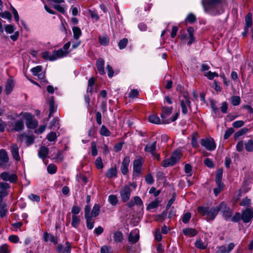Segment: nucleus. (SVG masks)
Segmentation results:
<instances>
[{"instance_id": "46", "label": "nucleus", "mask_w": 253, "mask_h": 253, "mask_svg": "<svg viewBox=\"0 0 253 253\" xmlns=\"http://www.w3.org/2000/svg\"><path fill=\"white\" fill-rule=\"evenodd\" d=\"M46 138L50 142L55 141L57 138V134L55 132H51L46 136Z\"/></svg>"}, {"instance_id": "11", "label": "nucleus", "mask_w": 253, "mask_h": 253, "mask_svg": "<svg viewBox=\"0 0 253 253\" xmlns=\"http://www.w3.org/2000/svg\"><path fill=\"white\" fill-rule=\"evenodd\" d=\"M219 211L223 213V215L226 220L229 219L232 215V210L227 206L224 203H221L219 205Z\"/></svg>"}, {"instance_id": "25", "label": "nucleus", "mask_w": 253, "mask_h": 253, "mask_svg": "<svg viewBox=\"0 0 253 253\" xmlns=\"http://www.w3.org/2000/svg\"><path fill=\"white\" fill-rule=\"evenodd\" d=\"M43 239L45 242H50L54 244H56L58 241L52 234L45 232L43 234Z\"/></svg>"}, {"instance_id": "26", "label": "nucleus", "mask_w": 253, "mask_h": 253, "mask_svg": "<svg viewBox=\"0 0 253 253\" xmlns=\"http://www.w3.org/2000/svg\"><path fill=\"white\" fill-rule=\"evenodd\" d=\"M149 121L153 124H161L162 123V121L159 117L155 114H152L148 117Z\"/></svg>"}, {"instance_id": "12", "label": "nucleus", "mask_w": 253, "mask_h": 253, "mask_svg": "<svg viewBox=\"0 0 253 253\" xmlns=\"http://www.w3.org/2000/svg\"><path fill=\"white\" fill-rule=\"evenodd\" d=\"M144 163V160L142 158L139 157L135 159L133 163V172L139 175L141 173V168Z\"/></svg>"}, {"instance_id": "37", "label": "nucleus", "mask_w": 253, "mask_h": 253, "mask_svg": "<svg viewBox=\"0 0 253 253\" xmlns=\"http://www.w3.org/2000/svg\"><path fill=\"white\" fill-rule=\"evenodd\" d=\"M204 76L206 77L209 80H212L214 77H218V74L214 72L208 71L204 73Z\"/></svg>"}, {"instance_id": "42", "label": "nucleus", "mask_w": 253, "mask_h": 253, "mask_svg": "<svg viewBox=\"0 0 253 253\" xmlns=\"http://www.w3.org/2000/svg\"><path fill=\"white\" fill-rule=\"evenodd\" d=\"M159 203L160 201H159L157 199L155 200V201L149 204V205L147 206V210H150L157 208L158 206Z\"/></svg>"}, {"instance_id": "52", "label": "nucleus", "mask_w": 253, "mask_h": 253, "mask_svg": "<svg viewBox=\"0 0 253 253\" xmlns=\"http://www.w3.org/2000/svg\"><path fill=\"white\" fill-rule=\"evenodd\" d=\"M95 166L98 169H101L103 168V165L101 157H97L95 162Z\"/></svg>"}, {"instance_id": "7", "label": "nucleus", "mask_w": 253, "mask_h": 253, "mask_svg": "<svg viewBox=\"0 0 253 253\" xmlns=\"http://www.w3.org/2000/svg\"><path fill=\"white\" fill-rule=\"evenodd\" d=\"M221 1L222 0H202V4L206 11L212 14L211 9L216 7Z\"/></svg>"}, {"instance_id": "21", "label": "nucleus", "mask_w": 253, "mask_h": 253, "mask_svg": "<svg viewBox=\"0 0 253 253\" xmlns=\"http://www.w3.org/2000/svg\"><path fill=\"white\" fill-rule=\"evenodd\" d=\"M14 86V82L13 80L10 78L7 79L5 86V91L6 94H10L12 91Z\"/></svg>"}, {"instance_id": "16", "label": "nucleus", "mask_w": 253, "mask_h": 253, "mask_svg": "<svg viewBox=\"0 0 253 253\" xmlns=\"http://www.w3.org/2000/svg\"><path fill=\"white\" fill-rule=\"evenodd\" d=\"M235 245L233 243H229L227 246L223 245L217 248L216 253H230L233 250Z\"/></svg>"}, {"instance_id": "27", "label": "nucleus", "mask_w": 253, "mask_h": 253, "mask_svg": "<svg viewBox=\"0 0 253 253\" xmlns=\"http://www.w3.org/2000/svg\"><path fill=\"white\" fill-rule=\"evenodd\" d=\"M183 233L187 236L194 237L197 234V232L193 228H185L183 230Z\"/></svg>"}, {"instance_id": "41", "label": "nucleus", "mask_w": 253, "mask_h": 253, "mask_svg": "<svg viewBox=\"0 0 253 253\" xmlns=\"http://www.w3.org/2000/svg\"><path fill=\"white\" fill-rule=\"evenodd\" d=\"M24 124L21 121H18L15 122L14 129L16 131H19L24 128Z\"/></svg>"}, {"instance_id": "53", "label": "nucleus", "mask_w": 253, "mask_h": 253, "mask_svg": "<svg viewBox=\"0 0 253 253\" xmlns=\"http://www.w3.org/2000/svg\"><path fill=\"white\" fill-rule=\"evenodd\" d=\"M0 253H10L8 249V246L6 244H3L0 246Z\"/></svg>"}, {"instance_id": "3", "label": "nucleus", "mask_w": 253, "mask_h": 253, "mask_svg": "<svg viewBox=\"0 0 253 253\" xmlns=\"http://www.w3.org/2000/svg\"><path fill=\"white\" fill-rule=\"evenodd\" d=\"M172 107H163L162 109L161 117L162 118V122L163 124H169L175 121L179 116L178 113H176L172 117L169 118L172 111Z\"/></svg>"}, {"instance_id": "13", "label": "nucleus", "mask_w": 253, "mask_h": 253, "mask_svg": "<svg viewBox=\"0 0 253 253\" xmlns=\"http://www.w3.org/2000/svg\"><path fill=\"white\" fill-rule=\"evenodd\" d=\"M126 205L129 208H132L135 206L140 209H143V202L141 199L138 196L134 197L127 203Z\"/></svg>"}, {"instance_id": "63", "label": "nucleus", "mask_w": 253, "mask_h": 253, "mask_svg": "<svg viewBox=\"0 0 253 253\" xmlns=\"http://www.w3.org/2000/svg\"><path fill=\"white\" fill-rule=\"evenodd\" d=\"M5 31L8 34H11L14 31V27L12 25H7L5 27Z\"/></svg>"}, {"instance_id": "15", "label": "nucleus", "mask_w": 253, "mask_h": 253, "mask_svg": "<svg viewBox=\"0 0 253 253\" xmlns=\"http://www.w3.org/2000/svg\"><path fill=\"white\" fill-rule=\"evenodd\" d=\"M1 179L4 181H8L10 182H15L16 181L17 177L14 173H10L7 172H3L0 174Z\"/></svg>"}, {"instance_id": "36", "label": "nucleus", "mask_w": 253, "mask_h": 253, "mask_svg": "<svg viewBox=\"0 0 253 253\" xmlns=\"http://www.w3.org/2000/svg\"><path fill=\"white\" fill-rule=\"evenodd\" d=\"M100 211V206L98 204H95L93 207L91 215L92 217H96L99 213Z\"/></svg>"}, {"instance_id": "4", "label": "nucleus", "mask_w": 253, "mask_h": 253, "mask_svg": "<svg viewBox=\"0 0 253 253\" xmlns=\"http://www.w3.org/2000/svg\"><path fill=\"white\" fill-rule=\"evenodd\" d=\"M21 118L26 121V124L27 127L29 128H34L37 126V122L34 119L33 116L27 112H22L19 115Z\"/></svg>"}, {"instance_id": "38", "label": "nucleus", "mask_w": 253, "mask_h": 253, "mask_svg": "<svg viewBox=\"0 0 253 253\" xmlns=\"http://www.w3.org/2000/svg\"><path fill=\"white\" fill-rule=\"evenodd\" d=\"M222 176V170L218 169L217 171L215 176V181L216 184H223L221 182Z\"/></svg>"}, {"instance_id": "50", "label": "nucleus", "mask_w": 253, "mask_h": 253, "mask_svg": "<svg viewBox=\"0 0 253 253\" xmlns=\"http://www.w3.org/2000/svg\"><path fill=\"white\" fill-rule=\"evenodd\" d=\"M240 102V98L239 96H234L231 98V103L234 106L238 105Z\"/></svg>"}, {"instance_id": "56", "label": "nucleus", "mask_w": 253, "mask_h": 253, "mask_svg": "<svg viewBox=\"0 0 253 253\" xmlns=\"http://www.w3.org/2000/svg\"><path fill=\"white\" fill-rule=\"evenodd\" d=\"M9 241L13 243H17L19 242V239L16 235H11L8 237Z\"/></svg>"}, {"instance_id": "45", "label": "nucleus", "mask_w": 253, "mask_h": 253, "mask_svg": "<svg viewBox=\"0 0 253 253\" xmlns=\"http://www.w3.org/2000/svg\"><path fill=\"white\" fill-rule=\"evenodd\" d=\"M155 240L159 242L162 239V236L159 229H156L154 233Z\"/></svg>"}, {"instance_id": "31", "label": "nucleus", "mask_w": 253, "mask_h": 253, "mask_svg": "<svg viewBox=\"0 0 253 253\" xmlns=\"http://www.w3.org/2000/svg\"><path fill=\"white\" fill-rule=\"evenodd\" d=\"M245 22H246V26L245 29L248 30V29L252 26V15L251 13H249L247 14V15L245 17Z\"/></svg>"}, {"instance_id": "10", "label": "nucleus", "mask_w": 253, "mask_h": 253, "mask_svg": "<svg viewBox=\"0 0 253 253\" xmlns=\"http://www.w3.org/2000/svg\"><path fill=\"white\" fill-rule=\"evenodd\" d=\"M120 196L123 202H126L129 199L131 195V190L128 185L123 186L120 190Z\"/></svg>"}, {"instance_id": "55", "label": "nucleus", "mask_w": 253, "mask_h": 253, "mask_svg": "<svg viewBox=\"0 0 253 253\" xmlns=\"http://www.w3.org/2000/svg\"><path fill=\"white\" fill-rule=\"evenodd\" d=\"M47 169L48 172L50 174H53V173H55L56 171V167L53 164H50L47 167Z\"/></svg>"}, {"instance_id": "34", "label": "nucleus", "mask_w": 253, "mask_h": 253, "mask_svg": "<svg viewBox=\"0 0 253 253\" xmlns=\"http://www.w3.org/2000/svg\"><path fill=\"white\" fill-rule=\"evenodd\" d=\"M245 149L247 152L253 151V140L249 139L245 144Z\"/></svg>"}, {"instance_id": "20", "label": "nucleus", "mask_w": 253, "mask_h": 253, "mask_svg": "<svg viewBox=\"0 0 253 253\" xmlns=\"http://www.w3.org/2000/svg\"><path fill=\"white\" fill-rule=\"evenodd\" d=\"M139 238V230L135 229L131 231L128 236V241L132 243H136Z\"/></svg>"}, {"instance_id": "1", "label": "nucleus", "mask_w": 253, "mask_h": 253, "mask_svg": "<svg viewBox=\"0 0 253 253\" xmlns=\"http://www.w3.org/2000/svg\"><path fill=\"white\" fill-rule=\"evenodd\" d=\"M219 211V205L211 208L202 207H199L198 208V212L202 215H207V219L208 220H213Z\"/></svg>"}, {"instance_id": "28", "label": "nucleus", "mask_w": 253, "mask_h": 253, "mask_svg": "<svg viewBox=\"0 0 253 253\" xmlns=\"http://www.w3.org/2000/svg\"><path fill=\"white\" fill-rule=\"evenodd\" d=\"M48 153V149L45 147L42 146L39 150L38 154L39 156L42 159H44L46 157Z\"/></svg>"}, {"instance_id": "5", "label": "nucleus", "mask_w": 253, "mask_h": 253, "mask_svg": "<svg viewBox=\"0 0 253 253\" xmlns=\"http://www.w3.org/2000/svg\"><path fill=\"white\" fill-rule=\"evenodd\" d=\"M21 118L26 121V124L27 127L29 128H34L37 126V122L34 119L33 116L27 112H22L19 115Z\"/></svg>"}, {"instance_id": "48", "label": "nucleus", "mask_w": 253, "mask_h": 253, "mask_svg": "<svg viewBox=\"0 0 253 253\" xmlns=\"http://www.w3.org/2000/svg\"><path fill=\"white\" fill-rule=\"evenodd\" d=\"M32 72L34 76H38L42 72V68L41 66H37L31 69Z\"/></svg>"}, {"instance_id": "60", "label": "nucleus", "mask_w": 253, "mask_h": 253, "mask_svg": "<svg viewBox=\"0 0 253 253\" xmlns=\"http://www.w3.org/2000/svg\"><path fill=\"white\" fill-rule=\"evenodd\" d=\"M0 16L3 18L7 19L9 20H11L12 17L10 13L6 11L0 13Z\"/></svg>"}, {"instance_id": "47", "label": "nucleus", "mask_w": 253, "mask_h": 253, "mask_svg": "<svg viewBox=\"0 0 253 253\" xmlns=\"http://www.w3.org/2000/svg\"><path fill=\"white\" fill-rule=\"evenodd\" d=\"M86 220V226L89 230L92 229L94 227V221L91 219V217H85Z\"/></svg>"}, {"instance_id": "35", "label": "nucleus", "mask_w": 253, "mask_h": 253, "mask_svg": "<svg viewBox=\"0 0 253 253\" xmlns=\"http://www.w3.org/2000/svg\"><path fill=\"white\" fill-rule=\"evenodd\" d=\"M80 222V218L77 215H73L71 222L72 226L74 228H77L79 225Z\"/></svg>"}, {"instance_id": "57", "label": "nucleus", "mask_w": 253, "mask_h": 253, "mask_svg": "<svg viewBox=\"0 0 253 253\" xmlns=\"http://www.w3.org/2000/svg\"><path fill=\"white\" fill-rule=\"evenodd\" d=\"M241 219H242V215H241L239 212H236L231 218V221L234 222H238Z\"/></svg>"}, {"instance_id": "39", "label": "nucleus", "mask_w": 253, "mask_h": 253, "mask_svg": "<svg viewBox=\"0 0 253 253\" xmlns=\"http://www.w3.org/2000/svg\"><path fill=\"white\" fill-rule=\"evenodd\" d=\"M249 130V129L248 128H246V127L243 128L241 129L240 130H239V131H237L235 133L234 136L235 138H238V137L241 136L242 135L246 134Z\"/></svg>"}, {"instance_id": "58", "label": "nucleus", "mask_w": 253, "mask_h": 253, "mask_svg": "<svg viewBox=\"0 0 253 253\" xmlns=\"http://www.w3.org/2000/svg\"><path fill=\"white\" fill-rule=\"evenodd\" d=\"M91 154L93 156L97 155V146L95 142H92L91 143Z\"/></svg>"}, {"instance_id": "54", "label": "nucleus", "mask_w": 253, "mask_h": 253, "mask_svg": "<svg viewBox=\"0 0 253 253\" xmlns=\"http://www.w3.org/2000/svg\"><path fill=\"white\" fill-rule=\"evenodd\" d=\"M127 43V39L125 38V39H123V40H121L118 43L119 48L120 49H122L124 48L126 46Z\"/></svg>"}, {"instance_id": "24", "label": "nucleus", "mask_w": 253, "mask_h": 253, "mask_svg": "<svg viewBox=\"0 0 253 253\" xmlns=\"http://www.w3.org/2000/svg\"><path fill=\"white\" fill-rule=\"evenodd\" d=\"M156 148V141L152 143L147 144L145 147L144 150L146 152L150 153L152 155H154V152Z\"/></svg>"}, {"instance_id": "61", "label": "nucleus", "mask_w": 253, "mask_h": 253, "mask_svg": "<svg viewBox=\"0 0 253 253\" xmlns=\"http://www.w3.org/2000/svg\"><path fill=\"white\" fill-rule=\"evenodd\" d=\"M244 125V122L241 120L236 121L234 122L232 126L235 128H239L243 126Z\"/></svg>"}, {"instance_id": "29", "label": "nucleus", "mask_w": 253, "mask_h": 253, "mask_svg": "<svg viewBox=\"0 0 253 253\" xmlns=\"http://www.w3.org/2000/svg\"><path fill=\"white\" fill-rule=\"evenodd\" d=\"M117 175V170L116 167L111 168L106 172V176L108 178L116 177Z\"/></svg>"}, {"instance_id": "49", "label": "nucleus", "mask_w": 253, "mask_h": 253, "mask_svg": "<svg viewBox=\"0 0 253 253\" xmlns=\"http://www.w3.org/2000/svg\"><path fill=\"white\" fill-rule=\"evenodd\" d=\"M99 41L101 44L106 45L109 43V39L106 36L100 37L99 38Z\"/></svg>"}, {"instance_id": "18", "label": "nucleus", "mask_w": 253, "mask_h": 253, "mask_svg": "<svg viewBox=\"0 0 253 253\" xmlns=\"http://www.w3.org/2000/svg\"><path fill=\"white\" fill-rule=\"evenodd\" d=\"M10 152L13 158L16 161L20 160V157L19 154V147L16 144H12L10 146Z\"/></svg>"}, {"instance_id": "22", "label": "nucleus", "mask_w": 253, "mask_h": 253, "mask_svg": "<svg viewBox=\"0 0 253 253\" xmlns=\"http://www.w3.org/2000/svg\"><path fill=\"white\" fill-rule=\"evenodd\" d=\"M66 246L64 248L62 245H58L57 247L56 250L59 253H70L71 246L68 242H67Z\"/></svg>"}, {"instance_id": "51", "label": "nucleus", "mask_w": 253, "mask_h": 253, "mask_svg": "<svg viewBox=\"0 0 253 253\" xmlns=\"http://www.w3.org/2000/svg\"><path fill=\"white\" fill-rule=\"evenodd\" d=\"M217 187L213 189V192L215 196H217L223 189V184H216Z\"/></svg>"}, {"instance_id": "9", "label": "nucleus", "mask_w": 253, "mask_h": 253, "mask_svg": "<svg viewBox=\"0 0 253 253\" xmlns=\"http://www.w3.org/2000/svg\"><path fill=\"white\" fill-rule=\"evenodd\" d=\"M201 145L209 151H213L216 148L214 140L212 138H206L201 140Z\"/></svg>"}, {"instance_id": "19", "label": "nucleus", "mask_w": 253, "mask_h": 253, "mask_svg": "<svg viewBox=\"0 0 253 253\" xmlns=\"http://www.w3.org/2000/svg\"><path fill=\"white\" fill-rule=\"evenodd\" d=\"M130 163L129 157H125L123 161L121 167V170L124 175H126L128 172V168Z\"/></svg>"}, {"instance_id": "32", "label": "nucleus", "mask_w": 253, "mask_h": 253, "mask_svg": "<svg viewBox=\"0 0 253 253\" xmlns=\"http://www.w3.org/2000/svg\"><path fill=\"white\" fill-rule=\"evenodd\" d=\"M73 32V37L76 40H78L82 35V31L80 28L75 26L72 28Z\"/></svg>"}, {"instance_id": "44", "label": "nucleus", "mask_w": 253, "mask_h": 253, "mask_svg": "<svg viewBox=\"0 0 253 253\" xmlns=\"http://www.w3.org/2000/svg\"><path fill=\"white\" fill-rule=\"evenodd\" d=\"M198 134L197 133L195 132L193 134L192 137V141L191 144L192 146L194 147H196L198 145V143L197 142V139L198 138Z\"/></svg>"}, {"instance_id": "62", "label": "nucleus", "mask_w": 253, "mask_h": 253, "mask_svg": "<svg viewBox=\"0 0 253 253\" xmlns=\"http://www.w3.org/2000/svg\"><path fill=\"white\" fill-rule=\"evenodd\" d=\"M195 20H196V17L193 14H189L187 16V17L185 20L186 22H188L191 23H193Z\"/></svg>"}, {"instance_id": "40", "label": "nucleus", "mask_w": 253, "mask_h": 253, "mask_svg": "<svg viewBox=\"0 0 253 253\" xmlns=\"http://www.w3.org/2000/svg\"><path fill=\"white\" fill-rule=\"evenodd\" d=\"M100 133L101 135L105 136H109L111 134L110 131L104 126H101V129L100 130Z\"/></svg>"}, {"instance_id": "59", "label": "nucleus", "mask_w": 253, "mask_h": 253, "mask_svg": "<svg viewBox=\"0 0 253 253\" xmlns=\"http://www.w3.org/2000/svg\"><path fill=\"white\" fill-rule=\"evenodd\" d=\"M191 215L190 212H186L184 214L182 217V221L184 223H187L191 218Z\"/></svg>"}, {"instance_id": "64", "label": "nucleus", "mask_w": 253, "mask_h": 253, "mask_svg": "<svg viewBox=\"0 0 253 253\" xmlns=\"http://www.w3.org/2000/svg\"><path fill=\"white\" fill-rule=\"evenodd\" d=\"M81 211V209L80 207L77 206H74L71 210V212L73 214V215H76L77 214H78Z\"/></svg>"}, {"instance_id": "6", "label": "nucleus", "mask_w": 253, "mask_h": 253, "mask_svg": "<svg viewBox=\"0 0 253 253\" xmlns=\"http://www.w3.org/2000/svg\"><path fill=\"white\" fill-rule=\"evenodd\" d=\"M181 156V152L180 151L176 150L173 152L171 156L168 159L163 161L162 166L164 167H168L172 166L179 161Z\"/></svg>"}, {"instance_id": "33", "label": "nucleus", "mask_w": 253, "mask_h": 253, "mask_svg": "<svg viewBox=\"0 0 253 253\" xmlns=\"http://www.w3.org/2000/svg\"><path fill=\"white\" fill-rule=\"evenodd\" d=\"M108 202L112 206H115L118 203V199L116 195H110L108 197Z\"/></svg>"}, {"instance_id": "30", "label": "nucleus", "mask_w": 253, "mask_h": 253, "mask_svg": "<svg viewBox=\"0 0 253 253\" xmlns=\"http://www.w3.org/2000/svg\"><path fill=\"white\" fill-rule=\"evenodd\" d=\"M113 239L115 242L120 243L123 239V235L121 232L117 231L113 233Z\"/></svg>"}, {"instance_id": "2", "label": "nucleus", "mask_w": 253, "mask_h": 253, "mask_svg": "<svg viewBox=\"0 0 253 253\" xmlns=\"http://www.w3.org/2000/svg\"><path fill=\"white\" fill-rule=\"evenodd\" d=\"M68 52L63 51V49H59L57 50H54L52 54L47 51H45L41 53L42 57L46 60L50 61H54L58 58L65 57L67 55Z\"/></svg>"}, {"instance_id": "23", "label": "nucleus", "mask_w": 253, "mask_h": 253, "mask_svg": "<svg viewBox=\"0 0 253 253\" xmlns=\"http://www.w3.org/2000/svg\"><path fill=\"white\" fill-rule=\"evenodd\" d=\"M104 61L103 59L100 58L96 61V66L99 73L101 75L105 74V71L104 68Z\"/></svg>"}, {"instance_id": "8", "label": "nucleus", "mask_w": 253, "mask_h": 253, "mask_svg": "<svg viewBox=\"0 0 253 253\" xmlns=\"http://www.w3.org/2000/svg\"><path fill=\"white\" fill-rule=\"evenodd\" d=\"M180 105L183 114H186L188 113V109L190 108L191 102L187 94H184L180 99Z\"/></svg>"}, {"instance_id": "17", "label": "nucleus", "mask_w": 253, "mask_h": 253, "mask_svg": "<svg viewBox=\"0 0 253 253\" xmlns=\"http://www.w3.org/2000/svg\"><path fill=\"white\" fill-rule=\"evenodd\" d=\"M8 161L9 157L7 153L4 149H1L0 150V167H5Z\"/></svg>"}, {"instance_id": "14", "label": "nucleus", "mask_w": 253, "mask_h": 253, "mask_svg": "<svg viewBox=\"0 0 253 253\" xmlns=\"http://www.w3.org/2000/svg\"><path fill=\"white\" fill-rule=\"evenodd\" d=\"M253 218V211L252 209L248 208L243 211L242 219L244 222H249Z\"/></svg>"}, {"instance_id": "43", "label": "nucleus", "mask_w": 253, "mask_h": 253, "mask_svg": "<svg viewBox=\"0 0 253 253\" xmlns=\"http://www.w3.org/2000/svg\"><path fill=\"white\" fill-rule=\"evenodd\" d=\"M195 246L197 248L200 249H205L207 247V245L201 240H197L195 242Z\"/></svg>"}]
</instances>
